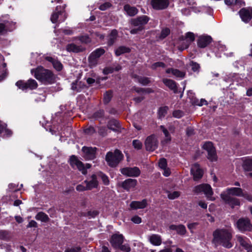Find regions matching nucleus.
<instances>
[{
    "instance_id": "obj_1",
    "label": "nucleus",
    "mask_w": 252,
    "mask_h": 252,
    "mask_svg": "<svg viewBox=\"0 0 252 252\" xmlns=\"http://www.w3.org/2000/svg\"><path fill=\"white\" fill-rule=\"evenodd\" d=\"M213 235L212 242L216 246L221 245L226 248H230L232 247V244L230 242L232 238L231 229H218L213 232Z\"/></svg>"
},
{
    "instance_id": "obj_2",
    "label": "nucleus",
    "mask_w": 252,
    "mask_h": 252,
    "mask_svg": "<svg viewBox=\"0 0 252 252\" xmlns=\"http://www.w3.org/2000/svg\"><path fill=\"white\" fill-rule=\"evenodd\" d=\"M31 72L36 79L44 84H52L55 81V76L52 71L42 66L32 69Z\"/></svg>"
},
{
    "instance_id": "obj_3",
    "label": "nucleus",
    "mask_w": 252,
    "mask_h": 252,
    "mask_svg": "<svg viewBox=\"0 0 252 252\" xmlns=\"http://www.w3.org/2000/svg\"><path fill=\"white\" fill-rule=\"evenodd\" d=\"M123 156L118 150H116L114 153L109 152L106 156V161L108 165L111 167H115L123 159Z\"/></svg>"
},
{
    "instance_id": "obj_4",
    "label": "nucleus",
    "mask_w": 252,
    "mask_h": 252,
    "mask_svg": "<svg viewBox=\"0 0 252 252\" xmlns=\"http://www.w3.org/2000/svg\"><path fill=\"white\" fill-rule=\"evenodd\" d=\"M193 191L196 193L203 192L207 198L211 200L215 199L214 198L212 197L213 191L211 187L208 184H202L197 186L194 187Z\"/></svg>"
},
{
    "instance_id": "obj_5",
    "label": "nucleus",
    "mask_w": 252,
    "mask_h": 252,
    "mask_svg": "<svg viewBox=\"0 0 252 252\" xmlns=\"http://www.w3.org/2000/svg\"><path fill=\"white\" fill-rule=\"evenodd\" d=\"M145 146L147 151L155 150L158 146V141L156 136L153 134L148 136L145 141Z\"/></svg>"
},
{
    "instance_id": "obj_6",
    "label": "nucleus",
    "mask_w": 252,
    "mask_h": 252,
    "mask_svg": "<svg viewBox=\"0 0 252 252\" xmlns=\"http://www.w3.org/2000/svg\"><path fill=\"white\" fill-rule=\"evenodd\" d=\"M203 148L208 153V158L212 161H216L217 159L216 150L211 142H206L203 145Z\"/></svg>"
},
{
    "instance_id": "obj_7",
    "label": "nucleus",
    "mask_w": 252,
    "mask_h": 252,
    "mask_svg": "<svg viewBox=\"0 0 252 252\" xmlns=\"http://www.w3.org/2000/svg\"><path fill=\"white\" fill-rule=\"evenodd\" d=\"M16 86L20 89L25 90L27 89L31 90L35 89L37 87L36 81L33 79H29L27 82H24L22 80L18 81L16 83Z\"/></svg>"
},
{
    "instance_id": "obj_8",
    "label": "nucleus",
    "mask_w": 252,
    "mask_h": 252,
    "mask_svg": "<svg viewBox=\"0 0 252 252\" xmlns=\"http://www.w3.org/2000/svg\"><path fill=\"white\" fill-rule=\"evenodd\" d=\"M121 173L126 176L137 177L140 174L141 171L137 167H125L121 169Z\"/></svg>"
},
{
    "instance_id": "obj_9",
    "label": "nucleus",
    "mask_w": 252,
    "mask_h": 252,
    "mask_svg": "<svg viewBox=\"0 0 252 252\" xmlns=\"http://www.w3.org/2000/svg\"><path fill=\"white\" fill-rule=\"evenodd\" d=\"M69 162L70 164L73 168L78 169L84 175L87 174V172L84 167V165L76 157L74 156H71L69 159Z\"/></svg>"
},
{
    "instance_id": "obj_10",
    "label": "nucleus",
    "mask_w": 252,
    "mask_h": 252,
    "mask_svg": "<svg viewBox=\"0 0 252 252\" xmlns=\"http://www.w3.org/2000/svg\"><path fill=\"white\" fill-rule=\"evenodd\" d=\"M237 226L239 230L242 232L245 231H250L252 230V224L248 219H239L237 222Z\"/></svg>"
},
{
    "instance_id": "obj_11",
    "label": "nucleus",
    "mask_w": 252,
    "mask_h": 252,
    "mask_svg": "<svg viewBox=\"0 0 252 252\" xmlns=\"http://www.w3.org/2000/svg\"><path fill=\"white\" fill-rule=\"evenodd\" d=\"M236 239L240 245L244 249L248 251L249 252H252V246L248 238L245 236L237 235Z\"/></svg>"
},
{
    "instance_id": "obj_12",
    "label": "nucleus",
    "mask_w": 252,
    "mask_h": 252,
    "mask_svg": "<svg viewBox=\"0 0 252 252\" xmlns=\"http://www.w3.org/2000/svg\"><path fill=\"white\" fill-rule=\"evenodd\" d=\"M239 14L243 21L249 22L252 18V7L241 9Z\"/></svg>"
},
{
    "instance_id": "obj_13",
    "label": "nucleus",
    "mask_w": 252,
    "mask_h": 252,
    "mask_svg": "<svg viewBox=\"0 0 252 252\" xmlns=\"http://www.w3.org/2000/svg\"><path fill=\"white\" fill-rule=\"evenodd\" d=\"M151 4L156 10H162L166 8L169 4V0H151Z\"/></svg>"
},
{
    "instance_id": "obj_14",
    "label": "nucleus",
    "mask_w": 252,
    "mask_h": 252,
    "mask_svg": "<svg viewBox=\"0 0 252 252\" xmlns=\"http://www.w3.org/2000/svg\"><path fill=\"white\" fill-rule=\"evenodd\" d=\"M221 197L225 203L230 205L232 208L240 205V202L238 199L231 197L228 195H226L225 193H221Z\"/></svg>"
},
{
    "instance_id": "obj_15",
    "label": "nucleus",
    "mask_w": 252,
    "mask_h": 252,
    "mask_svg": "<svg viewBox=\"0 0 252 252\" xmlns=\"http://www.w3.org/2000/svg\"><path fill=\"white\" fill-rule=\"evenodd\" d=\"M96 148L83 147L82 152L83 157L87 160L93 159L95 157Z\"/></svg>"
},
{
    "instance_id": "obj_16",
    "label": "nucleus",
    "mask_w": 252,
    "mask_h": 252,
    "mask_svg": "<svg viewBox=\"0 0 252 252\" xmlns=\"http://www.w3.org/2000/svg\"><path fill=\"white\" fill-rule=\"evenodd\" d=\"M84 183L87 186L88 190H91L93 189L97 188L98 186V181L95 174L92 175L84 181Z\"/></svg>"
},
{
    "instance_id": "obj_17",
    "label": "nucleus",
    "mask_w": 252,
    "mask_h": 252,
    "mask_svg": "<svg viewBox=\"0 0 252 252\" xmlns=\"http://www.w3.org/2000/svg\"><path fill=\"white\" fill-rule=\"evenodd\" d=\"M191 174L192 175L194 180H197L201 178L203 172L199 165L195 163L191 168Z\"/></svg>"
},
{
    "instance_id": "obj_18",
    "label": "nucleus",
    "mask_w": 252,
    "mask_h": 252,
    "mask_svg": "<svg viewBox=\"0 0 252 252\" xmlns=\"http://www.w3.org/2000/svg\"><path fill=\"white\" fill-rule=\"evenodd\" d=\"M137 182L135 179H127L122 182V187L127 191L133 189L137 185Z\"/></svg>"
},
{
    "instance_id": "obj_19",
    "label": "nucleus",
    "mask_w": 252,
    "mask_h": 252,
    "mask_svg": "<svg viewBox=\"0 0 252 252\" xmlns=\"http://www.w3.org/2000/svg\"><path fill=\"white\" fill-rule=\"evenodd\" d=\"M123 240L124 238L122 234H115L112 236L110 243L114 248H117L122 245Z\"/></svg>"
},
{
    "instance_id": "obj_20",
    "label": "nucleus",
    "mask_w": 252,
    "mask_h": 252,
    "mask_svg": "<svg viewBox=\"0 0 252 252\" xmlns=\"http://www.w3.org/2000/svg\"><path fill=\"white\" fill-rule=\"evenodd\" d=\"M212 41V38L209 35H202L199 37L197 45L200 48H205Z\"/></svg>"
},
{
    "instance_id": "obj_21",
    "label": "nucleus",
    "mask_w": 252,
    "mask_h": 252,
    "mask_svg": "<svg viewBox=\"0 0 252 252\" xmlns=\"http://www.w3.org/2000/svg\"><path fill=\"white\" fill-rule=\"evenodd\" d=\"M65 15V13L61 11L54 12L51 15V21L53 23H55L57 22L58 19H59V22H63L66 18Z\"/></svg>"
},
{
    "instance_id": "obj_22",
    "label": "nucleus",
    "mask_w": 252,
    "mask_h": 252,
    "mask_svg": "<svg viewBox=\"0 0 252 252\" xmlns=\"http://www.w3.org/2000/svg\"><path fill=\"white\" fill-rule=\"evenodd\" d=\"M149 241L154 246H158L162 243L161 237L158 234H153L148 237Z\"/></svg>"
},
{
    "instance_id": "obj_23",
    "label": "nucleus",
    "mask_w": 252,
    "mask_h": 252,
    "mask_svg": "<svg viewBox=\"0 0 252 252\" xmlns=\"http://www.w3.org/2000/svg\"><path fill=\"white\" fill-rule=\"evenodd\" d=\"M243 190L240 188H230L226 189V191L224 192L226 195H235L237 196H241L243 195Z\"/></svg>"
},
{
    "instance_id": "obj_24",
    "label": "nucleus",
    "mask_w": 252,
    "mask_h": 252,
    "mask_svg": "<svg viewBox=\"0 0 252 252\" xmlns=\"http://www.w3.org/2000/svg\"><path fill=\"white\" fill-rule=\"evenodd\" d=\"M147 205V200L143 199L141 201H132L130 204V207L132 209L136 210L138 209H144Z\"/></svg>"
},
{
    "instance_id": "obj_25",
    "label": "nucleus",
    "mask_w": 252,
    "mask_h": 252,
    "mask_svg": "<svg viewBox=\"0 0 252 252\" xmlns=\"http://www.w3.org/2000/svg\"><path fill=\"white\" fill-rule=\"evenodd\" d=\"M149 18L145 15H143L138 17L137 18L134 19L132 21V24L134 26H141L142 27L143 25H145L149 21Z\"/></svg>"
},
{
    "instance_id": "obj_26",
    "label": "nucleus",
    "mask_w": 252,
    "mask_h": 252,
    "mask_svg": "<svg viewBox=\"0 0 252 252\" xmlns=\"http://www.w3.org/2000/svg\"><path fill=\"white\" fill-rule=\"evenodd\" d=\"M11 135L12 132L6 128V125L0 121V136L6 137Z\"/></svg>"
},
{
    "instance_id": "obj_27",
    "label": "nucleus",
    "mask_w": 252,
    "mask_h": 252,
    "mask_svg": "<svg viewBox=\"0 0 252 252\" xmlns=\"http://www.w3.org/2000/svg\"><path fill=\"white\" fill-rule=\"evenodd\" d=\"M195 37L193 33L188 32L186 34V38L184 41L185 46L181 47L180 49L183 50L187 48L190 43L194 40Z\"/></svg>"
},
{
    "instance_id": "obj_28",
    "label": "nucleus",
    "mask_w": 252,
    "mask_h": 252,
    "mask_svg": "<svg viewBox=\"0 0 252 252\" xmlns=\"http://www.w3.org/2000/svg\"><path fill=\"white\" fill-rule=\"evenodd\" d=\"M107 126L109 129L114 131H120L121 126L119 122L116 120H111L109 121Z\"/></svg>"
},
{
    "instance_id": "obj_29",
    "label": "nucleus",
    "mask_w": 252,
    "mask_h": 252,
    "mask_svg": "<svg viewBox=\"0 0 252 252\" xmlns=\"http://www.w3.org/2000/svg\"><path fill=\"white\" fill-rule=\"evenodd\" d=\"M169 229L176 231L177 233L181 235H185L187 232L185 226L183 224L180 225H171Z\"/></svg>"
},
{
    "instance_id": "obj_30",
    "label": "nucleus",
    "mask_w": 252,
    "mask_h": 252,
    "mask_svg": "<svg viewBox=\"0 0 252 252\" xmlns=\"http://www.w3.org/2000/svg\"><path fill=\"white\" fill-rule=\"evenodd\" d=\"M45 59L48 62H51L52 63L54 67L57 70L60 71L62 69L63 65L62 63L58 61L51 57H46Z\"/></svg>"
},
{
    "instance_id": "obj_31",
    "label": "nucleus",
    "mask_w": 252,
    "mask_h": 252,
    "mask_svg": "<svg viewBox=\"0 0 252 252\" xmlns=\"http://www.w3.org/2000/svg\"><path fill=\"white\" fill-rule=\"evenodd\" d=\"M163 83L170 90L176 93L177 91V87L175 81L168 79H163Z\"/></svg>"
},
{
    "instance_id": "obj_32",
    "label": "nucleus",
    "mask_w": 252,
    "mask_h": 252,
    "mask_svg": "<svg viewBox=\"0 0 252 252\" xmlns=\"http://www.w3.org/2000/svg\"><path fill=\"white\" fill-rule=\"evenodd\" d=\"M66 49L68 52L78 53L83 51L84 48L81 46H78L74 44V43H71L67 45Z\"/></svg>"
},
{
    "instance_id": "obj_33",
    "label": "nucleus",
    "mask_w": 252,
    "mask_h": 252,
    "mask_svg": "<svg viewBox=\"0 0 252 252\" xmlns=\"http://www.w3.org/2000/svg\"><path fill=\"white\" fill-rule=\"evenodd\" d=\"M167 73H171L176 77L183 78L185 75L184 72L181 71L177 69L169 68L166 70Z\"/></svg>"
},
{
    "instance_id": "obj_34",
    "label": "nucleus",
    "mask_w": 252,
    "mask_h": 252,
    "mask_svg": "<svg viewBox=\"0 0 252 252\" xmlns=\"http://www.w3.org/2000/svg\"><path fill=\"white\" fill-rule=\"evenodd\" d=\"M124 10L130 16H133L138 12V10L136 7L130 6L129 5H126L124 6Z\"/></svg>"
},
{
    "instance_id": "obj_35",
    "label": "nucleus",
    "mask_w": 252,
    "mask_h": 252,
    "mask_svg": "<svg viewBox=\"0 0 252 252\" xmlns=\"http://www.w3.org/2000/svg\"><path fill=\"white\" fill-rule=\"evenodd\" d=\"M118 36V31L116 30H113L109 37L108 44L112 45L114 44Z\"/></svg>"
},
{
    "instance_id": "obj_36",
    "label": "nucleus",
    "mask_w": 252,
    "mask_h": 252,
    "mask_svg": "<svg viewBox=\"0 0 252 252\" xmlns=\"http://www.w3.org/2000/svg\"><path fill=\"white\" fill-rule=\"evenodd\" d=\"M130 51V48L126 46H120L115 50V54L117 56L121 55L123 54L128 53Z\"/></svg>"
},
{
    "instance_id": "obj_37",
    "label": "nucleus",
    "mask_w": 252,
    "mask_h": 252,
    "mask_svg": "<svg viewBox=\"0 0 252 252\" xmlns=\"http://www.w3.org/2000/svg\"><path fill=\"white\" fill-rule=\"evenodd\" d=\"M35 218L36 220L45 222H47L49 220L48 216L42 212L37 213Z\"/></svg>"
},
{
    "instance_id": "obj_38",
    "label": "nucleus",
    "mask_w": 252,
    "mask_h": 252,
    "mask_svg": "<svg viewBox=\"0 0 252 252\" xmlns=\"http://www.w3.org/2000/svg\"><path fill=\"white\" fill-rule=\"evenodd\" d=\"M243 167L246 171L252 170V158L246 159L244 161Z\"/></svg>"
},
{
    "instance_id": "obj_39",
    "label": "nucleus",
    "mask_w": 252,
    "mask_h": 252,
    "mask_svg": "<svg viewBox=\"0 0 252 252\" xmlns=\"http://www.w3.org/2000/svg\"><path fill=\"white\" fill-rule=\"evenodd\" d=\"M98 60V59L94 57V55L91 53L89 57V65L91 67L95 66L97 63Z\"/></svg>"
},
{
    "instance_id": "obj_40",
    "label": "nucleus",
    "mask_w": 252,
    "mask_h": 252,
    "mask_svg": "<svg viewBox=\"0 0 252 252\" xmlns=\"http://www.w3.org/2000/svg\"><path fill=\"white\" fill-rule=\"evenodd\" d=\"M160 128L162 131V132H163L164 135H165V138L164 139V140L162 142L164 144V143H168V142H169L171 140V138H170V136L169 134V133L167 131V130L164 127V126H160Z\"/></svg>"
},
{
    "instance_id": "obj_41",
    "label": "nucleus",
    "mask_w": 252,
    "mask_h": 252,
    "mask_svg": "<svg viewBox=\"0 0 252 252\" xmlns=\"http://www.w3.org/2000/svg\"><path fill=\"white\" fill-rule=\"evenodd\" d=\"M104 50L101 48H100L96 49L92 53L94 55V57L98 59L99 57L104 53Z\"/></svg>"
},
{
    "instance_id": "obj_42",
    "label": "nucleus",
    "mask_w": 252,
    "mask_h": 252,
    "mask_svg": "<svg viewBox=\"0 0 252 252\" xmlns=\"http://www.w3.org/2000/svg\"><path fill=\"white\" fill-rule=\"evenodd\" d=\"M180 195V192L178 191H174L173 192H168V197L170 199H174L179 197Z\"/></svg>"
},
{
    "instance_id": "obj_43",
    "label": "nucleus",
    "mask_w": 252,
    "mask_h": 252,
    "mask_svg": "<svg viewBox=\"0 0 252 252\" xmlns=\"http://www.w3.org/2000/svg\"><path fill=\"white\" fill-rule=\"evenodd\" d=\"M112 97V92L111 91L106 92L104 94V102L105 103H108Z\"/></svg>"
},
{
    "instance_id": "obj_44",
    "label": "nucleus",
    "mask_w": 252,
    "mask_h": 252,
    "mask_svg": "<svg viewBox=\"0 0 252 252\" xmlns=\"http://www.w3.org/2000/svg\"><path fill=\"white\" fill-rule=\"evenodd\" d=\"M168 109V107L164 106L159 108L158 110V116L159 118H162L164 117L165 114L167 113V110Z\"/></svg>"
},
{
    "instance_id": "obj_45",
    "label": "nucleus",
    "mask_w": 252,
    "mask_h": 252,
    "mask_svg": "<svg viewBox=\"0 0 252 252\" xmlns=\"http://www.w3.org/2000/svg\"><path fill=\"white\" fill-rule=\"evenodd\" d=\"M80 83L81 82H78V81L73 82L71 84V89L74 91L80 92L81 91Z\"/></svg>"
},
{
    "instance_id": "obj_46",
    "label": "nucleus",
    "mask_w": 252,
    "mask_h": 252,
    "mask_svg": "<svg viewBox=\"0 0 252 252\" xmlns=\"http://www.w3.org/2000/svg\"><path fill=\"white\" fill-rule=\"evenodd\" d=\"M136 80L139 83L144 85H147L150 82L149 79L146 77H138Z\"/></svg>"
},
{
    "instance_id": "obj_47",
    "label": "nucleus",
    "mask_w": 252,
    "mask_h": 252,
    "mask_svg": "<svg viewBox=\"0 0 252 252\" xmlns=\"http://www.w3.org/2000/svg\"><path fill=\"white\" fill-rule=\"evenodd\" d=\"M190 65L191 66V69L194 72H198L200 69V65L198 63L194 62H191L190 63Z\"/></svg>"
},
{
    "instance_id": "obj_48",
    "label": "nucleus",
    "mask_w": 252,
    "mask_h": 252,
    "mask_svg": "<svg viewBox=\"0 0 252 252\" xmlns=\"http://www.w3.org/2000/svg\"><path fill=\"white\" fill-rule=\"evenodd\" d=\"M170 33V30L168 28H165L163 29L161 32L159 38L163 39L166 37Z\"/></svg>"
},
{
    "instance_id": "obj_49",
    "label": "nucleus",
    "mask_w": 252,
    "mask_h": 252,
    "mask_svg": "<svg viewBox=\"0 0 252 252\" xmlns=\"http://www.w3.org/2000/svg\"><path fill=\"white\" fill-rule=\"evenodd\" d=\"M165 67V65L162 62H157L153 64L151 66V68L153 69H156L158 67L164 68Z\"/></svg>"
},
{
    "instance_id": "obj_50",
    "label": "nucleus",
    "mask_w": 252,
    "mask_h": 252,
    "mask_svg": "<svg viewBox=\"0 0 252 252\" xmlns=\"http://www.w3.org/2000/svg\"><path fill=\"white\" fill-rule=\"evenodd\" d=\"M132 144L134 147L137 149H140L142 148V143L138 140H134L132 142Z\"/></svg>"
},
{
    "instance_id": "obj_51",
    "label": "nucleus",
    "mask_w": 252,
    "mask_h": 252,
    "mask_svg": "<svg viewBox=\"0 0 252 252\" xmlns=\"http://www.w3.org/2000/svg\"><path fill=\"white\" fill-rule=\"evenodd\" d=\"M158 165L161 169H165L167 166L166 160L165 158L160 159L158 162Z\"/></svg>"
},
{
    "instance_id": "obj_52",
    "label": "nucleus",
    "mask_w": 252,
    "mask_h": 252,
    "mask_svg": "<svg viewBox=\"0 0 252 252\" xmlns=\"http://www.w3.org/2000/svg\"><path fill=\"white\" fill-rule=\"evenodd\" d=\"M99 176H100L102 181H103L104 185H107L109 184V181L108 177L106 175L102 173H100L99 174Z\"/></svg>"
},
{
    "instance_id": "obj_53",
    "label": "nucleus",
    "mask_w": 252,
    "mask_h": 252,
    "mask_svg": "<svg viewBox=\"0 0 252 252\" xmlns=\"http://www.w3.org/2000/svg\"><path fill=\"white\" fill-rule=\"evenodd\" d=\"M9 237V233L5 230H0V238L2 239H7Z\"/></svg>"
},
{
    "instance_id": "obj_54",
    "label": "nucleus",
    "mask_w": 252,
    "mask_h": 252,
    "mask_svg": "<svg viewBox=\"0 0 252 252\" xmlns=\"http://www.w3.org/2000/svg\"><path fill=\"white\" fill-rule=\"evenodd\" d=\"M111 6V4L108 2H105L102 4H101L99 7V9L101 10H105L108 8L110 7Z\"/></svg>"
},
{
    "instance_id": "obj_55",
    "label": "nucleus",
    "mask_w": 252,
    "mask_h": 252,
    "mask_svg": "<svg viewBox=\"0 0 252 252\" xmlns=\"http://www.w3.org/2000/svg\"><path fill=\"white\" fill-rule=\"evenodd\" d=\"M131 220L136 224H139L141 222V218L138 216H134L131 218Z\"/></svg>"
},
{
    "instance_id": "obj_56",
    "label": "nucleus",
    "mask_w": 252,
    "mask_h": 252,
    "mask_svg": "<svg viewBox=\"0 0 252 252\" xmlns=\"http://www.w3.org/2000/svg\"><path fill=\"white\" fill-rule=\"evenodd\" d=\"M117 248L120 249L125 252H129L130 251V248L128 245H120V246L117 247Z\"/></svg>"
},
{
    "instance_id": "obj_57",
    "label": "nucleus",
    "mask_w": 252,
    "mask_h": 252,
    "mask_svg": "<svg viewBox=\"0 0 252 252\" xmlns=\"http://www.w3.org/2000/svg\"><path fill=\"white\" fill-rule=\"evenodd\" d=\"M81 248L77 247L71 249H66L64 252H81Z\"/></svg>"
},
{
    "instance_id": "obj_58",
    "label": "nucleus",
    "mask_w": 252,
    "mask_h": 252,
    "mask_svg": "<svg viewBox=\"0 0 252 252\" xmlns=\"http://www.w3.org/2000/svg\"><path fill=\"white\" fill-rule=\"evenodd\" d=\"M183 113L180 110H176L173 112V115L174 117L180 118L182 117Z\"/></svg>"
},
{
    "instance_id": "obj_59",
    "label": "nucleus",
    "mask_w": 252,
    "mask_h": 252,
    "mask_svg": "<svg viewBox=\"0 0 252 252\" xmlns=\"http://www.w3.org/2000/svg\"><path fill=\"white\" fill-rule=\"evenodd\" d=\"M135 91L137 93H142V94H149L151 92L150 89H147L144 90L141 88L135 89Z\"/></svg>"
},
{
    "instance_id": "obj_60",
    "label": "nucleus",
    "mask_w": 252,
    "mask_h": 252,
    "mask_svg": "<svg viewBox=\"0 0 252 252\" xmlns=\"http://www.w3.org/2000/svg\"><path fill=\"white\" fill-rule=\"evenodd\" d=\"M76 190L78 191H84V190H88L87 189V186L86 185V186H84L82 184H80V185H78L77 186L76 188Z\"/></svg>"
},
{
    "instance_id": "obj_61",
    "label": "nucleus",
    "mask_w": 252,
    "mask_h": 252,
    "mask_svg": "<svg viewBox=\"0 0 252 252\" xmlns=\"http://www.w3.org/2000/svg\"><path fill=\"white\" fill-rule=\"evenodd\" d=\"M197 225V222L189 223L188 224V227L190 230V231L192 232V230L195 228Z\"/></svg>"
},
{
    "instance_id": "obj_62",
    "label": "nucleus",
    "mask_w": 252,
    "mask_h": 252,
    "mask_svg": "<svg viewBox=\"0 0 252 252\" xmlns=\"http://www.w3.org/2000/svg\"><path fill=\"white\" fill-rule=\"evenodd\" d=\"M238 0H224L225 3L228 5H234L237 3Z\"/></svg>"
},
{
    "instance_id": "obj_63",
    "label": "nucleus",
    "mask_w": 252,
    "mask_h": 252,
    "mask_svg": "<svg viewBox=\"0 0 252 252\" xmlns=\"http://www.w3.org/2000/svg\"><path fill=\"white\" fill-rule=\"evenodd\" d=\"M79 40L81 42L87 43L90 41V38L88 36H82L79 37Z\"/></svg>"
},
{
    "instance_id": "obj_64",
    "label": "nucleus",
    "mask_w": 252,
    "mask_h": 252,
    "mask_svg": "<svg viewBox=\"0 0 252 252\" xmlns=\"http://www.w3.org/2000/svg\"><path fill=\"white\" fill-rule=\"evenodd\" d=\"M195 104L198 106H201L203 105H207V102L205 99L202 98L199 101L198 100L196 102H195Z\"/></svg>"
}]
</instances>
